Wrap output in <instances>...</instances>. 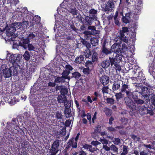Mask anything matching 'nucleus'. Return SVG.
Returning a JSON list of instances; mask_svg holds the SVG:
<instances>
[{
  "mask_svg": "<svg viewBox=\"0 0 155 155\" xmlns=\"http://www.w3.org/2000/svg\"><path fill=\"white\" fill-rule=\"evenodd\" d=\"M148 109L146 107L142 106L139 109L140 113L141 114L143 115L147 113Z\"/></svg>",
  "mask_w": 155,
  "mask_h": 155,
  "instance_id": "nucleus-25",
  "label": "nucleus"
},
{
  "mask_svg": "<svg viewBox=\"0 0 155 155\" xmlns=\"http://www.w3.org/2000/svg\"><path fill=\"white\" fill-rule=\"evenodd\" d=\"M21 22H15L13 23L11 26L9 27H6L5 29H7V32H8L7 34L10 35L9 33V31H15L16 30L21 27Z\"/></svg>",
  "mask_w": 155,
  "mask_h": 155,
  "instance_id": "nucleus-7",
  "label": "nucleus"
},
{
  "mask_svg": "<svg viewBox=\"0 0 155 155\" xmlns=\"http://www.w3.org/2000/svg\"><path fill=\"white\" fill-rule=\"evenodd\" d=\"M116 55L114 58L111 57V59H112L114 60V63L118 62L120 61L122 58V55L121 54H115Z\"/></svg>",
  "mask_w": 155,
  "mask_h": 155,
  "instance_id": "nucleus-19",
  "label": "nucleus"
},
{
  "mask_svg": "<svg viewBox=\"0 0 155 155\" xmlns=\"http://www.w3.org/2000/svg\"><path fill=\"white\" fill-rule=\"evenodd\" d=\"M89 12V14L93 15L92 16H94V15H96L97 11L94 9H91L90 10Z\"/></svg>",
  "mask_w": 155,
  "mask_h": 155,
  "instance_id": "nucleus-44",
  "label": "nucleus"
},
{
  "mask_svg": "<svg viewBox=\"0 0 155 155\" xmlns=\"http://www.w3.org/2000/svg\"><path fill=\"white\" fill-rule=\"evenodd\" d=\"M141 94L144 97H147L150 94V91L147 87H144L142 88Z\"/></svg>",
  "mask_w": 155,
  "mask_h": 155,
  "instance_id": "nucleus-18",
  "label": "nucleus"
},
{
  "mask_svg": "<svg viewBox=\"0 0 155 155\" xmlns=\"http://www.w3.org/2000/svg\"><path fill=\"white\" fill-rule=\"evenodd\" d=\"M114 6L113 2H108L106 6V9L109 11H111L114 8Z\"/></svg>",
  "mask_w": 155,
  "mask_h": 155,
  "instance_id": "nucleus-24",
  "label": "nucleus"
},
{
  "mask_svg": "<svg viewBox=\"0 0 155 155\" xmlns=\"http://www.w3.org/2000/svg\"><path fill=\"white\" fill-rule=\"evenodd\" d=\"M130 13H127L125 14V16H123L122 18L123 21L126 23H127L129 22L130 20Z\"/></svg>",
  "mask_w": 155,
  "mask_h": 155,
  "instance_id": "nucleus-22",
  "label": "nucleus"
},
{
  "mask_svg": "<svg viewBox=\"0 0 155 155\" xmlns=\"http://www.w3.org/2000/svg\"><path fill=\"white\" fill-rule=\"evenodd\" d=\"M133 95L130 96H128L125 98V102L127 106L132 110V111L136 109V107L133 101L131 99V97L134 98Z\"/></svg>",
  "mask_w": 155,
  "mask_h": 155,
  "instance_id": "nucleus-6",
  "label": "nucleus"
},
{
  "mask_svg": "<svg viewBox=\"0 0 155 155\" xmlns=\"http://www.w3.org/2000/svg\"><path fill=\"white\" fill-rule=\"evenodd\" d=\"M120 83L119 82H115L113 84V85L112 89L113 91H116L120 87Z\"/></svg>",
  "mask_w": 155,
  "mask_h": 155,
  "instance_id": "nucleus-29",
  "label": "nucleus"
},
{
  "mask_svg": "<svg viewBox=\"0 0 155 155\" xmlns=\"http://www.w3.org/2000/svg\"><path fill=\"white\" fill-rule=\"evenodd\" d=\"M71 120H67L66 121L65 124V126L66 127H68V126H70V124H71Z\"/></svg>",
  "mask_w": 155,
  "mask_h": 155,
  "instance_id": "nucleus-62",
  "label": "nucleus"
},
{
  "mask_svg": "<svg viewBox=\"0 0 155 155\" xmlns=\"http://www.w3.org/2000/svg\"><path fill=\"white\" fill-rule=\"evenodd\" d=\"M91 144L94 146H96L100 144L101 143L97 141H93L91 142Z\"/></svg>",
  "mask_w": 155,
  "mask_h": 155,
  "instance_id": "nucleus-59",
  "label": "nucleus"
},
{
  "mask_svg": "<svg viewBox=\"0 0 155 155\" xmlns=\"http://www.w3.org/2000/svg\"><path fill=\"white\" fill-rule=\"evenodd\" d=\"M65 80V78L62 76L61 77H56L54 80L55 82L61 83L64 82Z\"/></svg>",
  "mask_w": 155,
  "mask_h": 155,
  "instance_id": "nucleus-26",
  "label": "nucleus"
},
{
  "mask_svg": "<svg viewBox=\"0 0 155 155\" xmlns=\"http://www.w3.org/2000/svg\"><path fill=\"white\" fill-rule=\"evenodd\" d=\"M92 147V146L91 145L87 144H85L83 145V148L85 149H89V150H91Z\"/></svg>",
  "mask_w": 155,
  "mask_h": 155,
  "instance_id": "nucleus-50",
  "label": "nucleus"
},
{
  "mask_svg": "<svg viewBox=\"0 0 155 155\" xmlns=\"http://www.w3.org/2000/svg\"><path fill=\"white\" fill-rule=\"evenodd\" d=\"M114 60L110 57L109 60H106L103 61L101 64V66L104 68H108L111 64V65L114 64Z\"/></svg>",
  "mask_w": 155,
  "mask_h": 155,
  "instance_id": "nucleus-13",
  "label": "nucleus"
},
{
  "mask_svg": "<svg viewBox=\"0 0 155 155\" xmlns=\"http://www.w3.org/2000/svg\"><path fill=\"white\" fill-rule=\"evenodd\" d=\"M27 47H28V50L30 51H35V47L31 44H29L28 45Z\"/></svg>",
  "mask_w": 155,
  "mask_h": 155,
  "instance_id": "nucleus-43",
  "label": "nucleus"
},
{
  "mask_svg": "<svg viewBox=\"0 0 155 155\" xmlns=\"http://www.w3.org/2000/svg\"><path fill=\"white\" fill-rule=\"evenodd\" d=\"M92 61L93 62L97 61L98 60L97 54L95 51H93Z\"/></svg>",
  "mask_w": 155,
  "mask_h": 155,
  "instance_id": "nucleus-31",
  "label": "nucleus"
},
{
  "mask_svg": "<svg viewBox=\"0 0 155 155\" xmlns=\"http://www.w3.org/2000/svg\"><path fill=\"white\" fill-rule=\"evenodd\" d=\"M25 13H24V14L22 13V12L20 11H18V10L15 11L14 13L13 16H15L17 18H20L23 16Z\"/></svg>",
  "mask_w": 155,
  "mask_h": 155,
  "instance_id": "nucleus-27",
  "label": "nucleus"
},
{
  "mask_svg": "<svg viewBox=\"0 0 155 155\" xmlns=\"http://www.w3.org/2000/svg\"><path fill=\"white\" fill-rule=\"evenodd\" d=\"M113 142L115 144H118L120 143V140L119 138H116L114 139Z\"/></svg>",
  "mask_w": 155,
  "mask_h": 155,
  "instance_id": "nucleus-58",
  "label": "nucleus"
},
{
  "mask_svg": "<svg viewBox=\"0 0 155 155\" xmlns=\"http://www.w3.org/2000/svg\"><path fill=\"white\" fill-rule=\"evenodd\" d=\"M66 99L65 95L63 94L59 95L58 97V100L59 103H64Z\"/></svg>",
  "mask_w": 155,
  "mask_h": 155,
  "instance_id": "nucleus-23",
  "label": "nucleus"
},
{
  "mask_svg": "<svg viewBox=\"0 0 155 155\" xmlns=\"http://www.w3.org/2000/svg\"><path fill=\"white\" fill-rule=\"evenodd\" d=\"M87 29L91 30L90 31H85L83 32V34L86 35H95L97 34V31L94 26H89Z\"/></svg>",
  "mask_w": 155,
  "mask_h": 155,
  "instance_id": "nucleus-12",
  "label": "nucleus"
},
{
  "mask_svg": "<svg viewBox=\"0 0 155 155\" xmlns=\"http://www.w3.org/2000/svg\"><path fill=\"white\" fill-rule=\"evenodd\" d=\"M59 141L56 140L54 141L51 145V155H55L59 151Z\"/></svg>",
  "mask_w": 155,
  "mask_h": 155,
  "instance_id": "nucleus-8",
  "label": "nucleus"
},
{
  "mask_svg": "<svg viewBox=\"0 0 155 155\" xmlns=\"http://www.w3.org/2000/svg\"><path fill=\"white\" fill-rule=\"evenodd\" d=\"M36 35L34 34L31 33L28 35L27 38L29 40H31L35 37Z\"/></svg>",
  "mask_w": 155,
  "mask_h": 155,
  "instance_id": "nucleus-51",
  "label": "nucleus"
},
{
  "mask_svg": "<svg viewBox=\"0 0 155 155\" xmlns=\"http://www.w3.org/2000/svg\"><path fill=\"white\" fill-rule=\"evenodd\" d=\"M102 92L103 93H108V87H104L102 89Z\"/></svg>",
  "mask_w": 155,
  "mask_h": 155,
  "instance_id": "nucleus-60",
  "label": "nucleus"
},
{
  "mask_svg": "<svg viewBox=\"0 0 155 155\" xmlns=\"http://www.w3.org/2000/svg\"><path fill=\"white\" fill-rule=\"evenodd\" d=\"M66 70L70 71L73 69L72 67L69 65H66L65 66Z\"/></svg>",
  "mask_w": 155,
  "mask_h": 155,
  "instance_id": "nucleus-64",
  "label": "nucleus"
},
{
  "mask_svg": "<svg viewBox=\"0 0 155 155\" xmlns=\"http://www.w3.org/2000/svg\"><path fill=\"white\" fill-rule=\"evenodd\" d=\"M120 46L121 47V46ZM119 47H119H116L114 49H112V50L114 49L113 51H114L115 54L118 53L119 51L121 53H125L128 50V48L127 47V45L124 43H123L121 48H120Z\"/></svg>",
  "mask_w": 155,
  "mask_h": 155,
  "instance_id": "nucleus-11",
  "label": "nucleus"
},
{
  "mask_svg": "<svg viewBox=\"0 0 155 155\" xmlns=\"http://www.w3.org/2000/svg\"><path fill=\"white\" fill-rule=\"evenodd\" d=\"M77 141L74 140V138H72L68 142V146H71L72 147L76 148L77 147Z\"/></svg>",
  "mask_w": 155,
  "mask_h": 155,
  "instance_id": "nucleus-21",
  "label": "nucleus"
},
{
  "mask_svg": "<svg viewBox=\"0 0 155 155\" xmlns=\"http://www.w3.org/2000/svg\"><path fill=\"white\" fill-rule=\"evenodd\" d=\"M4 31H5V33L8 38L7 39L9 41H14L15 40V38L18 36L17 34H14V32L15 31H9V33L10 35H8L9 34H7L8 32H7V29L5 28V30Z\"/></svg>",
  "mask_w": 155,
  "mask_h": 155,
  "instance_id": "nucleus-16",
  "label": "nucleus"
},
{
  "mask_svg": "<svg viewBox=\"0 0 155 155\" xmlns=\"http://www.w3.org/2000/svg\"><path fill=\"white\" fill-rule=\"evenodd\" d=\"M142 6V1L140 0L138 1L136 4L133 11V13L136 15L140 14Z\"/></svg>",
  "mask_w": 155,
  "mask_h": 155,
  "instance_id": "nucleus-10",
  "label": "nucleus"
},
{
  "mask_svg": "<svg viewBox=\"0 0 155 155\" xmlns=\"http://www.w3.org/2000/svg\"><path fill=\"white\" fill-rule=\"evenodd\" d=\"M121 91L122 92H125L127 96H130L134 94V92H131L128 89V86L125 84L122 85Z\"/></svg>",
  "mask_w": 155,
  "mask_h": 155,
  "instance_id": "nucleus-14",
  "label": "nucleus"
},
{
  "mask_svg": "<svg viewBox=\"0 0 155 155\" xmlns=\"http://www.w3.org/2000/svg\"><path fill=\"white\" fill-rule=\"evenodd\" d=\"M135 102L137 104H143L144 101L141 99H138L135 101Z\"/></svg>",
  "mask_w": 155,
  "mask_h": 155,
  "instance_id": "nucleus-56",
  "label": "nucleus"
},
{
  "mask_svg": "<svg viewBox=\"0 0 155 155\" xmlns=\"http://www.w3.org/2000/svg\"><path fill=\"white\" fill-rule=\"evenodd\" d=\"M128 31V28L126 27H123L122 28V30L120 31H122L123 33L124 34V33L127 32Z\"/></svg>",
  "mask_w": 155,
  "mask_h": 155,
  "instance_id": "nucleus-61",
  "label": "nucleus"
},
{
  "mask_svg": "<svg viewBox=\"0 0 155 155\" xmlns=\"http://www.w3.org/2000/svg\"><path fill=\"white\" fill-rule=\"evenodd\" d=\"M99 76L100 77V81L103 85H105L109 83V80L108 77L105 75H103L102 76H101L100 74H99Z\"/></svg>",
  "mask_w": 155,
  "mask_h": 155,
  "instance_id": "nucleus-15",
  "label": "nucleus"
},
{
  "mask_svg": "<svg viewBox=\"0 0 155 155\" xmlns=\"http://www.w3.org/2000/svg\"><path fill=\"white\" fill-rule=\"evenodd\" d=\"M111 150L114 153H117L118 152V148L117 147L114 145H112L110 146Z\"/></svg>",
  "mask_w": 155,
  "mask_h": 155,
  "instance_id": "nucleus-39",
  "label": "nucleus"
},
{
  "mask_svg": "<svg viewBox=\"0 0 155 155\" xmlns=\"http://www.w3.org/2000/svg\"><path fill=\"white\" fill-rule=\"evenodd\" d=\"M139 75L137 77L132 78V79L134 80V84H136L135 86L138 88H141L142 84H140L142 81L144 80V78L143 76L144 74L142 72H139Z\"/></svg>",
  "mask_w": 155,
  "mask_h": 155,
  "instance_id": "nucleus-5",
  "label": "nucleus"
},
{
  "mask_svg": "<svg viewBox=\"0 0 155 155\" xmlns=\"http://www.w3.org/2000/svg\"><path fill=\"white\" fill-rule=\"evenodd\" d=\"M104 111L106 115L108 116L110 115L112 113L111 110L107 108H105L104 109Z\"/></svg>",
  "mask_w": 155,
  "mask_h": 155,
  "instance_id": "nucleus-36",
  "label": "nucleus"
},
{
  "mask_svg": "<svg viewBox=\"0 0 155 155\" xmlns=\"http://www.w3.org/2000/svg\"><path fill=\"white\" fill-rule=\"evenodd\" d=\"M97 15H94L90 17L88 16H86L83 21V23L87 25H91L93 22L94 21H97Z\"/></svg>",
  "mask_w": 155,
  "mask_h": 155,
  "instance_id": "nucleus-9",
  "label": "nucleus"
},
{
  "mask_svg": "<svg viewBox=\"0 0 155 155\" xmlns=\"http://www.w3.org/2000/svg\"><path fill=\"white\" fill-rule=\"evenodd\" d=\"M120 35L118 37L120 40H117V38H115V40L116 41L117 43L113 44L111 46V49H114L116 47H119L120 46V44H121V41L127 43L128 41V38L125 36L124 34L122 31L120 32Z\"/></svg>",
  "mask_w": 155,
  "mask_h": 155,
  "instance_id": "nucleus-4",
  "label": "nucleus"
},
{
  "mask_svg": "<svg viewBox=\"0 0 155 155\" xmlns=\"http://www.w3.org/2000/svg\"><path fill=\"white\" fill-rule=\"evenodd\" d=\"M84 58L82 55H80L79 57H77L75 59V61L76 63L80 64L84 61Z\"/></svg>",
  "mask_w": 155,
  "mask_h": 155,
  "instance_id": "nucleus-28",
  "label": "nucleus"
},
{
  "mask_svg": "<svg viewBox=\"0 0 155 155\" xmlns=\"http://www.w3.org/2000/svg\"><path fill=\"white\" fill-rule=\"evenodd\" d=\"M23 56L25 60L28 61L30 59V55L29 52L27 51H26L24 54Z\"/></svg>",
  "mask_w": 155,
  "mask_h": 155,
  "instance_id": "nucleus-33",
  "label": "nucleus"
},
{
  "mask_svg": "<svg viewBox=\"0 0 155 155\" xmlns=\"http://www.w3.org/2000/svg\"><path fill=\"white\" fill-rule=\"evenodd\" d=\"M90 41L91 43L93 46H96L98 44V40L96 38H91Z\"/></svg>",
  "mask_w": 155,
  "mask_h": 155,
  "instance_id": "nucleus-30",
  "label": "nucleus"
},
{
  "mask_svg": "<svg viewBox=\"0 0 155 155\" xmlns=\"http://www.w3.org/2000/svg\"><path fill=\"white\" fill-rule=\"evenodd\" d=\"M29 41V40L28 38L23 39L20 43L21 44V45L25 49H26L27 48Z\"/></svg>",
  "mask_w": 155,
  "mask_h": 155,
  "instance_id": "nucleus-20",
  "label": "nucleus"
},
{
  "mask_svg": "<svg viewBox=\"0 0 155 155\" xmlns=\"http://www.w3.org/2000/svg\"><path fill=\"white\" fill-rule=\"evenodd\" d=\"M18 65L16 64L15 66H12L9 69L8 68L4 69L3 70V74L5 78H9L12 74L13 75L17 74V68Z\"/></svg>",
  "mask_w": 155,
  "mask_h": 155,
  "instance_id": "nucleus-2",
  "label": "nucleus"
},
{
  "mask_svg": "<svg viewBox=\"0 0 155 155\" xmlns=\"http://www.w3.org/2000/svg\"><path fill=\"white\" fill-rule=\"evenodd\" d=\"M40 18L38 16L35 17L30 22V25L31 26H34L35 25H38L40 21Z\"/></svg>",
  "mask_w": 155,
  "mask_h": 155,
  "instance_id": "nucleus-17",
  "label": "nucleus"
},
{
  "mask_svg": "<svg viewBox=\"0 0 155 155\" xmlns=\"http://www.w3.org/2000/svg\"><path fill=\"white\" fill-rule=\"evenodd\" d=\"M99 141H100L104 145H107L108 143V141L104 138H100Z\"/></svg>",
  "mask_w": 155,
  "mask_h": 155,
  "instance_id": "nucleus-48",
  "label": "nucleus"
},
{
  "mask_svg": "<svg viewBox=\"0 0 155 155\" xmlns=\"http://www.w3.org/2000/svg\"><path fill=\"white\" fill-rule=\"evenodd\" d=\"M64 103V105L65 108H69L71 106V103L67 101L66 99Z\"/></svg>",
  "mask_w": 155,
  "mask_h": 155,
  "instance_id": "nucleus-41",
  "label": "nucleus"
},
{
  "mask_svg": "<svg viewBox=\"0 0 155 155\" xmlns=\"http://www.w3.org/2000/svg\"><path fill=\"white\" fill-rule=\"evenodd\" d=\"M91 54L89 49L85 50L84 52V56L86 58H89L91 55Z\"/></svg>",
  "mask_w": 155,
  "mask_h": 155,
  "instance_id": "nucleus-34",
  "label": "nucleus"
},
{
  "mask_svg": "<svg viewBox=\"0 0 155 155\" xmlns=\"http://www.w3.org/2000/svg\"><path fill=\"white\" fill-rule=\"evenodd\" d=\"M115 68L116 71H120L121 70L120 66L117 64H114Z\"/></svg>",
  "mask_w": 155,
  "mask_h": 155,
  "instance_id": "nucleus-57",
  "label": "nucleus"
},
{
  "mask_svg": "<svg viewBox=\"0 0 155 155\" xmlns=\"http://www.w3.org/2000/svg\"><path fill=\"white\" fill-rule=\"evenodd\" d=\"M91 69L87 68H84L83 70V73L85 74H88L91 71Z\"/></svg>",
  "mask_w": 155,
  "mask_h": 155,
  "instance_id": "nucleus-46",
  "label": "nucleus"
},
{
  "mask_svg": "<svg viewBox=\"0 0 155 155\" xmlns=\"http://www.w3.org/2000/svg\"><path fill=\"white\" fill-rule=\"evenodd\" d=\"M28 23L27 21H24L21 23V27L23 28H27L28 26Z\"/></svg>",
  "mask_w": 155,
  "mask_h": 155,
  "instance_id": "nucleus-45",
  "label": "nucleus"
},
{
  "mask_svg": "<svg viewBox=\"0 0 155 155\" xmlns=\"http://www.w3.org/2000/svg\"><path fill=\"white\" fill-rule=\"evenodd\" d=\"M7 58L10 62L12 63V66H15V64H16L18 66L16 62L21 61L22 58V56L19 54H15L10 55V54H8L7 55Z\"/></svg>",
  "mask_w": 155,
  "mask_h": 155,
  "instance_id": "nucleus-3",
  "label": "nucleus"
},
{
  "mask_svg": "<svg viewBox=\"0 0 155 155\" xmlns=\"http://www.w3.org/2000/svg\"><path fill=\"white\" fill-rule=\"evenodd\" d=\"M64 114L67 118L69 117L71 115V111L68 108H65L64 111Z\"/></svg>",
  "mask_w": 155,
  "mask_h": 155,
  "instance_id": "nucleus-32",
  "label": "nucleus"
},
{
  "mask_svg": "<svg viewBox=\"0 0 155 155\" xmlns=\"http://www.w3.org/2000/svg\"><path fill=\"white\" fill-rule=\"evenodd\" d=\"M86 66L90 69H91L93 67V64L92 62L91 61H87L85 63Z\"/></svg>",
  "mask_w": 155,
  "mask_h": 155,
  "instance_id": "nucleus-37",
  "label": "nucleus"
},
{
  "mask_svg": "<svg viewBox=\"0 0 155 155\" xmlns=\"http://www.w3.org/2000/svg\"><path fill=\"white\" fill-rule=\"evenodd\" d=\"M70 73V71L68 70H65L62 73V76H64V77L65 78V79H67L68 78V76Z\"/></svg>",
  "mask_w": 155,
  "mask_h": 155,
  "instance_id": "nucleus-38",
  "label": "nucleus"
},
{
  "mask_svg": "<svg viewBox=\"0 0 155 155\" xmlns=\"http://www.w3.org/2000/svg\"><path fill=\"white\" fill-rule=\"evenodd\" d=\"M115 96L117 100H118L122 97V95L121 92H119L116 93Z\"/></svg>",
  "mask_w": 155,
  "mask_h": 155,
  "instance_id": "nucleus-49",
  "label": "nucleus"
},
{
  "mask_svg": "<svg viewBox=\"0 0 155 155\" xmlns=\"http://www.w3.org/2000/svg\"><path fill=\"white\" fill-rule=\"evenodd\" d=\"M107 102V103L111 104H113L114 103V100L112 98H108L106 99Z\"/></svg>",
  "mask_w": 155,
  "mask_h": 155,
  "instance_id": "nucleus-47",
  "label": "nucleus"
},
{
  "mask_svg": "<svg viewBox=\"0 0 155 155\" xmlns=\"http://www.w3.org/2000/svg\"><path fill=\"white\" fill-rule=\"evenodd\" d=\"M10 126H12V127L14 128L17 130H18L19 129L18 126V124L17 123H15V124L14 123V125H10Z\"/></svg>",
  "mask_w": 155,
  "mask_h": 155,
  "instance_id": "nucleus-55",
  "label": "nucleus"
},
{
  "mask_svg": "<svg viewBox=\"0 0 155 155\" xmlns=\"http://www.w3.org/2000/svg\"><path fill=\"white\" fill-rule=\"evenodd\" d=\"M131 138L136 141H139L140 138L134 135H132L131 136Z\"/></svg>",
  "mask_w": 155,
  "mask_h": 155,
  "instance_id": "nucleus-53",
  "label": "nucleus"
},
{
  "mask_svg": "<svg viewBox=\"0 0 155 155\" xmlns=\"http://www.w3.org/2000/svg\"><path fill=\"white\" fill-rule=\"evenodd\" d=\"M142 146L147 148L153 149L152 144L151 145H150V144L147 145L146 144H143Z\"/></svg>",
  "mask_w": 155,
  "mask_h": 155,
  "instance_id": "nucleus-63",
  "label": "nucleus"
},
{
  "mask_svg": "<svg viewBox=\"0 0 155 155\" xmlns=\"http://www.w3.org/2000/svg\"><path fill=\"white\" fill-rule=\"evenodd\" d=\"M60 92L62 94L64 95L67 94L68 93V89L65 88L64 87L61 88V89L60 91Z\"/></svg>",
  "mask_w": 155,
  "mask_h": 155,
  "instance_id": "nucleus-42",
  "label": "nucleus"
},
{
  "mask_svg": "<svg viewBox=\"0 0 155 155\" xmlns=\"http://www.w3.org/2000/svg\"><path fill=\"white\" fill-rule=\"evenodd\" d=\"M102 51L103 53L106 54H108L111 53V52L110 51L105 48H103Z\"/></svg>",
  "mask_w": 155,
  "mask_h": 155,
  "instance_id": "nucleus-52",
  "label": "nucleus"
},
{
  "mask_svg": "<svg viewBox=\"0 0 155 155\" xmlns=\"http://www.w3.org/2000/svg\"><path fill=\"white\" fill-rule=\"evenodd\" d=\"M19 100H18L16 99V97H14L11 100L9 101V103L12 105H14L17 102H18Z\"/></svg>",
  "mask_w": 155,
  "mask_h": 155,
  "instance_id": "nucleus-40",
  "label": "nucleus"
},
{
  "mask_svg": "<svg viewBox=\"0 0 155 155\" xmlns=\"http://www.w3.org/2000/svg\"><path fill=\"white\" fill-rule=\"evenodd\" d=\"M8 2L11 4L12 6L15 5L18 2V0H8Z\"/></svg>",
  "mask_w": 155,
  "mask_h": 155,
  "instance_id": "nucleus-35",
  "label": "nucleus"
},
{
  "mask_svg": "<svg viewBox=\"0 0 155 155\" xmlns=\"http://www.w3.org/2000/svg\"><path fill=\"white\" fill-rule=\"evenodd\" d=\"M128 152V147L126 146H124L123 148V152L122 153H127Z\"/></svg>",
  "mask_w": 155,
  "mask_h": 155,
  "instance_id": "nucleus-54",
  "label": "nucleus"
},
{
  "mask_svg": "<svg viewBox=\"0 0 155 155\" xmlns=\"http://www.w3.org/2000/svg\"><path fill=\"white\" fill-rule=\"evenodd\" d=\"M79 5L78 2L73 0H64L63 3L57 9V12H60L61 15L63 16L66 15L65 10L71 13L74 16L78 14V11L76 7Z\"/></svg>",
  "mask_w": 155,
  "mask_h": 155,
  "instance_id": "nucleus-1",
  "label": "nucleus"
}]
</instances>
